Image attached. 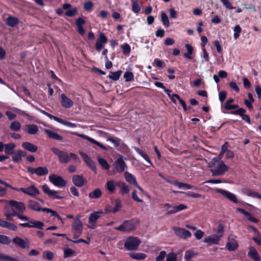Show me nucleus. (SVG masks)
I'll list each match as a JSON object with an SVG mask.
<instances>
[{
    "mask_svg": "<svg viewBox=\"0 0 261 261\" xmlns=\"http://www.w3.org/2000/svg\"><path fill=\"white\" fill-rule=\"evenodd\" d=\"M103 214L102 211L93 212L92 213L89 217L88 223L91 225L90 228L94 229L96 227V223L97 220L101 217V214Z\"/></svg>",
    "mask_w": 261,
    "mask_h": 261,
    "instance_id": "15",
    "label": "nucleus"
},
{
    "mask_svg": "<svg viewBox=\"0 0 261 261\" xmlns=\"http://www.w3.org/2000/svg\"><path fill=\"white\" fill-rule=\"evenodd\" d=\"M77 12V8L76 7L73 8L71 9H69L67 10L65 14L68 17H73L75 15L76 13Z\"/></svg>",
    "mask_w": 261,
    "mask_h": 261,
    "instance_id": "61",
    "label": "nucleus"
},
{
    "mask_svg": "<svg viewBox=\"0 0 261 261\" xmlns=\"http://www.w3.org/2000/svg\"><path fill=\"white\" fill-rule=\"evenodd\" d=\"M115 207L114 208H111L110 210H108V208H107L106 210L108 212L116 213L117 212H118L119 211V210L120 209V208L122 207V203H121L120 200L116 199L115 200Z\"/></svg>",
    "mask_w": 261,
    "mask_h": 261,
    "instance_id": "43",
    "label": "nucleus"
},
{
    "mask_svg": "<svg viewBox=\"0 0 261 261\" xmlns=\"http://www.w3.org/2000/svg\"><path fill=\"white\" fill-rule=\"evenodd\" d=\"M123 77L125 79V82H132L134 80V75L132 72L126 71L123 75Z\"/></svg>",
    "mask_w": 261,
    "mask_h": 261,
    "instance_id": "53",
    "label": "nucleus"
},
{
    "mask_svg": "<svg viewBox=\"0 0 261 261\" xmlns=\"http://www.w3.org/2000/svg\"><path fill=\"white\" fill-rule=\"evenodd\" d=\"M243 193L248 196L253 198H257L261 199V195L256 192L253 191L252 190L249 189H244L243 190Z\"/></svg>",
    "mask_w": 261,
    "mask_h": 261,
    "instance_id": "37",
    "label": "nucleus"
},
{
    "mask_svg": "<svg viewBox=\"0 0 261 261\" xmlns=\"http://www.w3.org/2000/svg\"><path fill=\"white\" fill-rule=\"evenodd\" d=\"M81 216L78 215L74 219L73 222L71 225L72 231L74 234V238L79 237L82 233L83 230V225L80 219Z\"/></svg>",
    "mask_w": 261,
    "mask_h": 261,
    "instance_id": "4",
    "label": "nucleus"
},
{
    "mask_svg": "<svg viewBox=\"0 0 261 261\" xmlns=\"http://www.w3.org/2000/svg\"><path fill=\"white\" fill-rule=\"evenodd\" d=\"M12 242L22 249L29 248L30 246V243L27 239L24 240L19 237L14 238Z\"/></svg>",
    "mask_w": 261,
    "mask_h": 261,
    "instance_id": "23",
    "label": "nucleus"
},
{
    "mask_svg": "<svg viewBox=\"0 0 261 261\" xmlns=\"http://www.w3.org/2000/svg\"><path fill=\"white\" fill-rule=\"evenodd\" d=\"M9 204L12 207V212L14 211L13 208L16 209L18 211V213H23L26 209V207L24 203L22 202H19L14 200H10L9 202Z\"/></svg>",
    "mask_w": 261,
    "mask_h": 261,
    "instance_id": "17",
    "label": "nucleus"
},
{
    "mask_svg": "<svg viewBox=\"0 0 261 261\" xmlns=\"http://www.w3.org/2000/svg\"><path fill=\"white\" fill-rule=\"evenodd\" d=\"M42 190L49 198L59 200H62L64 198L63 196L59 195V191L50 190L46 184H44L42 186Z\"/></svg>",
    "mask_w": 261,
    "mask_h": 261,
    "instance_id": "9",
    "label": "nucleus"
},
{
    "mask_svg": "<svg viewBox=\"0 0 261 261\" xmlns=\"http://www.w3.org/2000/svg\"><path fill=\"white\" fill-rule=\"evenodd\" d=\"M246 110L244 108H241L237 110L231 111L229 113L233 115H239L242 117V119L247 122L248 124H251V120L249 116L245 114Z\"/></svg>",
    "mask_w": 261,
    "mask_h": 261,
    "instance_id": "18",
    "label": "nucleus"
},
{
    "mask_svg": "<svg viewBox=\"0 0 261 261\" xmlns=\"http://www.w3.org/2000/svg\"><path fill=\"white\" fill-rule=\"evenodd\" d=\"M234 32L233 37L235 39H238L240 37V34L241 33L242 29L239 25H236L233 29Z\"/></svg>",
    "mask_w": 261,
    "mask_h": 261,
    "instance_id": "63",
    "label": "nucleus"
},
{
    "mask_svg": "<svg viewBox=\"0 0 261 261\" xmlns=\"http://www.w3.org/2000/svg\"><path fill=\"white\" fill-rule=\"evenodd\" d=\"M121 48L124 55L128 56L130 54L131 48L130 45L127 43H124L121 45Z\"/></svg>",
    "mask_w": 261,
    "mask_h": 261,
    "instance_id": "55",
    "label": "nucleus"
},
{
    "mask_svg": "<svg viewBox=\"0 0 261 261\" xmlns=\"http://www.w3.org/2000/svg\"><path fill=\"white\" fill-rule=\"evenodd\" d=\"M11 242V239L7 236L0 234V243L5 245H8Z\"/></svg>",
    "mask_w": 261,
    "mask_h": 261,
    "instance_id": "57",
    "label": "nucleus"
},
{
    "mask_svg": "<svg viewBox=\"0 0 261 261\" xmlns=\"http://www.w3.org/2000/svg\"><path fill=\"white\" fill-rule=\"evenodd\" d=\"M19 225L24 227H34L39 228L40 229H43L44 224L43 222L39 221H36L34 223V225H31L30 223H19Z\"/></svg>",
    "mask_w": 261,
    "mask_h": 261,
    "instance_id": "31",
    "label": "nucleus"
},
{
    "mask_svg": "<svg viewBox=\"0 0 261 261\" xmlns=\"http://www.w3.org/2000/svg\"><path fill=\"white\" fill-rule=\"evenodd\" d=\"M0 259L9 261H17V258L10 257L3 253H0Z\"/></svg>",
    "mask_w": 261,
    "mask_h": 261,
    "instance_id": "64",
    "label": "nucleus"
},
{
    "mask_svg": "<svg viewBox=\"0 0 261 261\" xmlns=\"http://www.w3.org/2000/svg\"><path fill=\"white\" fill-rule=\"evenodd\" d=\"M117 187L120 189L119 193L121 195L128 194L129 192V187L126 183L122 181L117 182Z\"/></svg>",
    "mask_w": 261,
    "mask_h": 261,
    "instance_id": "33",
    "label": "nucleus"
},
{
    "mask_svg": "<svg viewBox=\"0 0 261 261\" xmlns=\"http://www.w3.org/2000/svg\"><path fill=\"white\" fill-rule=\"evenodd\" d=\"M6 22L8 25L13 28L19 23V19L17 17L10 16L7 18Z\"/></svg>",
    "mask_w": 261,
    "mask_h": 261,
    "instance_id": "40",
    "label": "nucleus"
},
{
    "mask_svg": "<svg viewBox=\"0 0 261 261\" xmlns=\"http://www.w3.org/2000/svg\"><path fill=\"white\" fill-rule=\"evenodd\" d=\"M113 167L118 173H122L127 168V165L123 159L122 155H120L113 164Z\"/></svg>",
    "mask_w": 261,
    "mask_h": 261,
    "instance_id": "11",
    "label": "nucleus"
},
{
    "mask_svg": "<svg viewBox=\"0 0 261 261\" xmlns=\"http://www.w3.org/2000/svg\"><path fill=\"white\" fill-rule=\"evenodd\" d=\"M79 136L89 141L90 142H91L94 144L96 145L97 146H99V147H100L101 149H102L103 150H108L111 148V147L109 146H104L101 143H100V142L97 141L96 140H94V139H93L88 136L85 135L84 134H80V135H79Z\"/></svg>",
    "mask_w": 261,
    "mask_h": 261,
    "instance_id": "24",
    "label": "nucleus"
},
{
    "mask_svg": "<svg viewBox=\"0 0 261 261\" xmlns=\"http://www.w3.org/2000/svg\"><path fill=\"white\" fill-rule=\"evenodd\" d=\"M47 117H48L49 118H50V119H54V120H55L56 121L60 123H61L63 125H66V126H70V127H74L75 126V124L74 123H72L69 121H65L59 117H58L57 116H55L54 115H53L51 114H50V113L48 114V115H47Z\"/></svg>",
    "mask_w": 261,
    "mask_h": 261,
    "instance_id": "27",
    "label": "nucleus"
},
{
    "mask_svg": "<svg viewBox=\"0 0 261 261\" xmlns=\"http://www.w3.org/2000/svg\"><path fill=\"white\" fill-rule=\"evenodd\" d=\"M107 141H109L114 144L115 147H118L122 143L121 139L117 137H109L107 139Z\"/></svg>",
    "mask_w": 261,
    "mask_h": 261,
    "instance_id": "51",
    "label": "nucleus"
},
{
    "mask_svg": "<svg viewBox=\"0 0 261 261\" xmlns=\"http://www.w3.org/2000/svg\"><path fill=\"white\" fill-rule=\"evenodd\" d=\"M27 153L26 151L19 149L15 151L14 154H12V161L15 163H19L21 162L22 158L26 156Z\"/></svg>",
    "mask_w": 261,
    "mask_h": 261,
    "instance_id": "21",
    "label": "nucleus"
},
{
    "mask_svg": "<svg viewBox=\"0 0 261 261\" xmlns=\"http://www.w3.org/2000/svg\"><path fill=\"white\" fill-rule=\"evenodd\" d=\"M166 261H177V255L174 252H170L168 254H166Z\"/></svg>",
    "mask_w": 261,
    "mask_h": 261,
    "instance_id": "59",
    "label": "nucleus"
},
{
    "mask_svg": "<svg viewBox=\"0 0 261 261\" xmlns=\"http://www.w3.org/2000/svg\"><path fill=\"white\" fill-rule=\"evenodd\" d=\"M15 190L31 196L35 198H37V195L40 194V191L34 185H31L27 188H16Z\"/></svg>",
    "mask_w": 261,
    "mask_h": 261,
    "instance_id": "7",
    "label": "nucleus"
},
{
    "mask_svg": "<svg viewBox=\"0 0 261 261\" xmlns=\"http://www.w3.org/2000/svg\"><path fill=\"white\" fill-rule=\"evenodd\" d=\"M102 192L99 188H96L92 192L88 194V196L90 199H98L102 196Z\"/></svg>",
    "mask_w": 261,
    "mask_h": 261,
    "instance_id": "38",
    "label": "nucleus"
},
{
    "mask_svg": "<svg viewBox=\"0 0 261 261\" xmlns=\"http://www.w3.org/2000/svg\"><path fill=\"white\" fill-rule=\"evenodd\" d=\"M141 243V240L138 237L131 236L126 239L124 246L127 250H136L138 248Z\"/></svg>",
    "mask_w": 261,
    "mask_h": 261,
    "instance_id": "3",
    "label": "nucleus"
},
{
    "mask_svg": "<svg viewBox=\"0 0 261 261\" xmlns=\"http://www.w3.org/2000/svg\"><path fill=\"white\" fill-rule=\"evenodd\" d=\"M27 171L31 174H36L39 176L46 175L48 173V170L46 167L39 166L37 168L29 167Z\"/></svg>",
    "mask_w": 261,
    "mask_h": 261,
    "instance_id": "10",
    "label": "nucleus"
},
{
    "mask_svg": "<svg viewBox=\"0 0 261 261\" xmlns=\"http://www.w3.org/2000/svg\"><path fill=\"white\" fill-rule=\"evenodd\" d=\"M106 185L108 190L111 193H113L116 187H117V182H116L113 180H111L107 181Z\"/></svg>",
    "mask_w": 261,
    "mask_h": 261,
    "instance_id": "49",
    "label": "nucleus"
},
{
    "mask_svg": "<svg viewBox=\"0 0 261 261\" xmlns=\"http://www.w3.org/2000/svg\"><path fill=\"white\" fill-rule=\"evenodd\" d=\"M51 150L58 157L59 162L62 164H66L69 162L71 159L75 160L77 158V155L71 152L68 154L67 152L55 147L51 148Z\"/></svg>",
    "mask_w": 261,
    "mask_h": 261,
    "instance_id": "1",
    "label": "nucleus"
},
{
    "mask_svg": "<svg viewBox=\"0 0 261 261\" xmlns=\"http://www.w3.org/2000/svg\"><path fill=\"white\" fill-rule=\"evenodd\" d=\"M124 177L126 180L132 185L137 184V180L135 177L131 173L126 172L124 173Z\"/></svg>",
    "mask_w": 261,
    "mask_h": 261,
    "instance_id": "44",
    "label": "nucleus"
},
{
    "mask_svg": "<svg viewBox=\"0 0 261 261\" xmlns=\"http://www.w3.org/2000/svg\"><path fill=\"white\" fill-rule=\"evenodd\" d=\"M94 7L93 3L91 1H87L84 3L83 8L85 11H91Z\"/></svg>",
    "mask_w": 261,
    "mask_h": 261,
    "instance_id": "60",
    "label": "nucleus"
},
{
    "mask_svg": "<svg viewBox=\"0 0 261 261\" xmlns=\"http://www.w3.org/2000/svg\"><path fill=\"white\" fill-rule=\"evenodd\" d=\"M80 154L82 158L83 161L90 168V169L92 170L95 171L96 170V167L94 162L91 160V159L86 153L83 152H80Z\"/></svg>",
    "mask_w": 261,
    "mask_h": 261,
    "instance_id": "22",
    "label": "nucleus"
},
{
    "mask_svg": "<svg viewBox=\"0 0 261 261\" xmlns=\"http://www.w3.org/2000/svg\"><path fill=\"white\" fill-rule=\"evenodd\" d=\"M229 169V167L226 166L223 161L220 163L215 167L212 168L211 172L214 176H221L224 175Z\"/></svg>",
    "mask_w": 261,
    "mask_h": 261,
    "instance_id": "6",
    "label": "nucleus"
},
{
    "mask_svg": "<svg viewBox=\"0 0 261 261\" xmlns=\"http://www.w3.org/2000/svg\"><path fill=\"white\" fill-rule=\"evenodd\" d=\"M43 256L48 260H51L54 258V254L50 251H46L43 252Z\"/></svg>",
    "mask_w": 261,
    "mask_h": 261,
    "instance_id": "62",
    "label": "nucleus"
},
{
    "mask_svg": "<svg viewBox=\"0 0 261 261\" xmlns=\"http://www.w3.org/2000/svg\"><path fill=\"white\" fill-rule=\"evenodd\" d=\"M7 206H6L5 207V216H6L7 219L8 220L11 221L12 219L11 218V217L13 216H16L18 219H19L21 220H25V221H29V218L27 216L22 215L19 213H18L17 212L13 211V212H9L7 210Z\"/></svg>",
    "mask_w": 261,
    "mask_h": 261,
    "instance_id": "12",
    "label": "nucleus"
},
{
    "mask_svg": "<svg viewBox=\"0 0 261 261\" xmlns=\"http://www.w3.org/2000/svg\"><path fill=\"white\" fill-rule=\"evenodd\" d=\"M22 147L25 150L31 152H35L38 150V147L34 145V144L28 142H24L22 143Z\"/></svg>",
    "mask_w": 261,
    "mask_h": 261,
    "instance_id": "35",
    "label": "nucleus"
},
{
    "mask_svg": "<svg viewBox=\"0 0 261 261\" xmlns=\"http://www.w3.org/2000/svg\"><path fill=\"white\" fill-rule=\"evenodd\" d=\"M75 251L70 248H66L64 250V257L67 258L75 254Z\"/></svg>",
    "mask_w": 261,
    "mask_h": 261,
    "instance_id": "58",
    "label": "nucleus"
},
{
    "mask_svg": "<svg viewBox=\"0 0 261 261\" xmlns=\"http://www.w3.org/2000/svg\"><path fill=\"white\" fill-rule=\"evenodd\" d=\"M122 73V70H118L115 72H110V74L108 75V77L114 81H118Z\"/></svg>",
    "mask_w": 261,
    "mask_h": 261,
    "instance_id": "48",
    "label": "nucleus"
},
{
    "mask_svg": "<svg viewBox=\"0 0 261 261\" xmlns=\"http://www.w3.org/2000/svg\"><path fill=\"white\" fill-rule=\"evenodd\" d=\"M161 16V20L162 21L163 25L166 28L168 27L170 25V23H169V20L168 17L167 15L164 12H162Z\"/></svg>",
    "mask_w": 261,
    "mask_h": 261,
    "instance_id": "52",
    "label": "nucleus"
},
{
    "mask_svg": "<svg viewBox=\"0 0 261 261\" xmlns=\"http://www.w3.org/2000/svg\"><path fill=\"white\" fill-rule=\"evenodd\" d=\"M44 132L47 134V137L50 139L58 141H61L63 139L62 136L50 129H44Z\"/></svg>",
    "mask_w": 261,
    "mask_h": 261,
    "instance_id": "32",
    "label": "nucleus"
},
{
    "mask_svg": "<svg viewBox=\"0 0 261 261\" xmlns=\"http://www.w3.org/2000/svg\"><path fill=\"white\" fill-rule=\"evenodd\" d=\"M185 47L187 49V53L184 54V57L188 59H193L192 55L193 53V47L189 44H186Z\"/></svg>",
    "mask_w": 261,
    "mask_h": 261,
    "instance_id": "41",
    "label": "nucleus"
},
{
    "mask_svg": "<svg viewBox=\"0 0 261 261\" xmlns=\"http://www.w3.org/2000/svg\"><path fill=\"white\" fill-rule=\"evenodd\" d=\"M218 234H214L213 237H208L204 239V242L210 244L218 245L223 234V227L221 225L218 226Z\"/></svg>",
    "mask_w": 261,
    "mask_h": 261,
    "instance_id": "5",
    "label": "nucleus"
},
{
    "mask_svg": "<svg viewBox=\"0 0 261 261\" xmlns=\"http://www.w3.org/2000/svg\"><path fill=\"white\" fill-rule=\"evenodd\" d=\"M132 11L135 13H138L141 10V6L138 4L137 1L132 0Z\"/></svg>",
    "mask_w": 261,
    "mask_h": 261,
    "instance_id": "56",
    "label": "nucleus"
},
{
    "mask_svg": "<svg viewBox=\"0 0 261 261\" xmlns=\"http://www.w3.org/2000/svg\"><path fill=\"white\" fill-rule=\"evenodd\" d=\"M163 206L167 207L168 208H172V210H168L167 211V212L166 213V215H167L175 214L179 211L186 210L188 208V206L184 204H180L178 205H176L172 207L171 204L168 203H166L163 204Z\"/></svg>",
    "mask_w": 261,
    "mask_h": 261,
    "instance_id": "14",
    "label": "nucleus"
},
{
    "mask_svg": "<svg viewBox=\"0 0 261 261\" xmlns=\"http://www.w3.org/2000/svg\"><path fill=\"white\" fill-rule=\"evenodd\" d=\"M28 208L33 211L39 212V204L33 200H30L28 201Z\"/></svg>",
    "mask_w": 261,
    "mask_h": 261,
    "instance_id": "47",
    "label": "nucleus"
},
{
    "mask_svg": "<svg viewBox=\"0 0 261 261\" xmlns=\"http://www.w3.org/2000/svg\"><path fill=\"white\" fill-rule=\"evenodd\" d=\"M169 182L171 184L178 187L179 189H184L185 190L195 189H197L196 187L192 186L191 185L179 182L177 180H169Z\"/></svg>",
    "mask_w": 261,
    "mask_h": 261,
    "instance_id": "26",
    "label": "nucleus"
},
{
    "mask_svg": "<svg viewBox=\"0 0 261 261\" xmlns=\"http://www.w3.org/2000/svg\"><path fill=\"white\" fill-rule=\"evenodd\" d=\"M135 150L145 160H146L151 166H152V163L150 161L148 155L142 150L137 147H134Z\"/></svg>",
    "mask_w": 261,
    "mask_h": 261,
    "instance_id": "39",
    "label": "nucleus"
},
{
    "mask_svg": "<svg viewBox=\"0 0 261 261\" xmlns=\"http://www.w3.org/2000/svg\"><path fill=\"white\" fill-rule=\"evenodd\" d=\"M139 223V220L136 218L125 220L122 224L115 227V229L123 232L130 231L135 229L136 225Z\"/></svg>",
    "mask_w": 261,
    "mask_h": 261,
    "instance_id": "2",
    "label": "nucleus"
},
{
    "mask_svg": "<svg viewBox=\"0 0 261 261\" xmlns=\"http://www.w3.org/2000/svg\"><path fill=\"white\" fill-rule=\"evenodd\" d=\"M237 212L245 216L249 221L254 222L255 223H257L259 222V220H258L256 218L252 217L250 213L245 211L244 209L238 207L237 208Z\"/></svg>",
    "mask_w": 261,
    "mask_h": 261,
    "instance_id": "29",
    "label": "nucleus"
},
{
    "mask_svg": "<svg viewBox=\"0 0 261 261\" xmlns=\"http://www.w3.org/2000/svg\"><path fill=\"white\" fill-rule=\"evenodd\" d=\"M21 123L17 121H14L11 122L10 125V128L11 130L15 132H18L21 128Z\"/></svg>",
    "mask_w": 261,
    "mask_h": 261,
    "instance_id": "50",
    "label": "nucleus"
},
{
    "mask_svg": "<svg viewBox=\"0 0 261 261\" xmlns=\"http://www.w3.org/2000/svg\"><path fill=\"white\" fill-rule=\"evenodd\" d=\"M24 131L30 135H35L38 132V127L36 124L25 125Z\"/></svg>",
    "mask_w": 261,
    "mask_h": 261,
    "instance_id": "30",
    "label": "nucleus"
},
{
    "mask_svg": "<svg viewBox=\"0 0 261 261\" xmlns=\"http://www.w3.org/2000/svg\"><path fill=\"white\" fill-rule=\"evenodd\" d=\"M237 212L245 216L249 221L254 222L255 223H257L259 222V220H258L256 218L252 217L250 213L245 211L244 209L238 207L237 208Z\"/></svg>",
    "mask_w": 261,
    "mask_h": 261,
    "instance_id": "28",
    "label": "nucleus"
},
{
    "mask_svg": "<svg viewBox=\"0 0 261 261\" xmlns=\"http://www.w3.org/2000/svg\"><path fill=\"white\" fill-rule=\"evenodd\" d=\"M248 256L254 261H259L260 257L256 250L253 247L249 248Z\"/></svg>",
    "mask_w": 261,
    "mask_h": 261,
    "instance_id": "34",
    "label": "nucleus"
},
{
    "mask_svg": "<svg viewBox=\"0 0 261 261\" xmlns=\"http://www.w3.org/2000/svg\"><path fill=\"white\" fill-rule=\"evenodd\" d=\"M129 255L132 258L137 260H143L146 257V254L143 253L132 252L129 253Z\"/></svg>",
    "mask_w": 261,
    "mask_h": 261,
    "instance_id": "45",
    "label": "nucleus"
},
{
    "mask_svg": "<svg viewBox=\"0 0 261 261\" xmlns=\"http://www.w3.org/2000/svg\"><path fill=\"white\" fill-rule=\"evenodd\" d=\"M98 162L100 166L105 170H109L110 169V165L106 159L99 157L98 158Z\"/></svg>",
    "mask_w": 261,
    "mask_h": 261,
    "instance_id": "54",
    "label": "nucleus"
},
{
    "mask_svg": "<svg viewBox=\"0 0 261 261\" xmlns=\"http://www.w3.org/2000/svg\"><path fill=\"white\" fill-rule=\"evenodd\" d=\"M61 104L64 108L69 109L73 106V101L68 98L65 94H61Z\"/></svg>",
    "mask_w": 261,
    "mask_h": 261,
    "instance_id": "25",
    "label": "nucleus"
},
{
    "mask_svg": "<svg viewBox=\"0 0 261 261\" xmlns=\"http://www.w3.org/2000/svg\"><path fill=\"white\" fill-rule=\"evenodd\" d=\"M108 42V38L103 33L100 32L95 43V49L99 52L103 48V44Z\"/></svg>",
    "mask_w": 261,
    "mask_h": 261,
    "instance_id": "16",
    "label": "nucleus"
},
{
    "mask_svg": "<svg viewBox=\"0 0 261 261\" xmlns=\"http://www.w3.org/2000/svg\"><path fill=\"white\" fill-rule=\"evenodd\" d=\"M173 229L177 236L184 240L190 238L192 236L190 231L182 228L175 226Z\"/></svg>",
    "mask_w": 261,
    "mask_h": 261,
    "instance_id": "13",
    "label": "nucleus"
},
{
    "mask_svg": "<svg viewBox=\"0 0 261 261\" xmlns=\"http://www.w3.org/2000/svg\"><path fill=\"white\" fill-rule=\"evenodd\" d=\"M49 180L55 186L63 187L66 186L67 181L59 175L53 174L49 175Z\"/></svg>",
    "mask_w": 261,
    "mask_h": 261,
    "instance_id": "8",
    "label": "nucleus"
},
{
    "mask_svg": "<svg viewBox=\"0 0 261 261\" xmlns=\"http://www.w3.org/2000/svg\"><path fill=\"white\" fill-rule=\"evenodd\" d=\"M173 192L174 193L184 194L186 196H187L188 197H192V198H201L202 197V195L200 194L194 193V192H192L191 191L184 192H182V191H173Z\"/></svg>",
    "mask_w": 261,
    "mask_h": 261,
    "instance_id": "46",
    "label": "nucleus"
},
{
    "mask_svg": "<svg viewBox=\"0 0 261 261\" xmlns=\"http://www.w3.org/2000/svg\"><path fill=\"white\" fill-rule=\"evenodd\" d=\"M217 192L221 194L223 196L234 203H238L239 202L236 196L228 191L218 189Z\"/></svg>",
    "mask_w": 261,
    "mask_h": 261,
    "instance_id": "20",
    "label": "nucleus"
},
{
    "mask_svg": "<svg viewBox=\"0 0 261 261\" xmlns=\"http://www.w3.org/2000/svg\"><path fill=\"white\" fill-rule=\"evenodd\" d=\"M72 181L74 185L77 187H82L87 183V180L81 175H74L72 177Z\"/></svg>",
    "mask_w": 261,
    "mask_h": 261,
    "instance_id": "19",
    "label": "nucleus"
},
{
    "mask_svg": "<svg viewBox=\"0 0 261 261\" xmlns=\"http://www.w3.org/2000/svg\"><path fill=\"white\" fill-rule=\"evenodd\" d=\"M16 147V145L13 143L6 144L5 145V152L7 155H11L14 154V148Z\"/></svg>",
    "mask_w": 261,
    "mask_h": 261,
    "instance_id": "36",
    "label": "nucleus"
},
{
    "mask_svg": "<svg viewBox=\"0 0 261 261\" xmlns=\"http://www.w3.org/2000/svg\"><path fill=\"white\" fill-rule=\"evenodd\" d=\"M226 247L229 251H234L238 248V244L236 240L232 239L227 243Z\"/></svg>",
    "mask_w": 261,
    "mask_h": 261,
    "instance_id": "42",
    "label": "nucleus"
}]
</instances>
